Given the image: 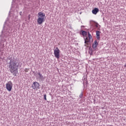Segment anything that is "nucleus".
Here are the masks:
<instances>
[{"mask_svg":"<svg viewBox=\"0 0 126 126\" xmlns=\"http://www.w3.org/2000/svg\"><path fill=\"white\" fill-rule=\"evenodd\" d=\"M13 86V84L11 81H9L6 84V89L9 92L11 91L12 90V87Z\"/></svg>","mask_w":126,"mask_h":126,"instance_id":"nucleus-3","label":"nucleus"},{"mask_svg":"<svg viewBox=\"0 0 126 126\" xmlns=\"http://www.w3.org/2000/svg\"><path fill=\"white\" fill-rule=\"evenodd\" d=\"M90 42V39H88V37H87L86 39H85V47L88 46V43Z\"/></svg>","mask_w":126,"mask_h":126,"instance_id":"nucleus-10","label":"nucleus"},{"mask_svg":"<svg viewBox=\"0 0 126 126\" xmlns=\"http://www.w3.org/2000/svg\"><path fill=\"white\" fill-rule=\"evenodd\" d=\"M38 17L37 23L40 25V24H42V23L45 22V19L44 18V17H45V14L42 12H39L38 13Z\"/></svg>","mask_w":126,"mask_h":126,"instance_id":"nucleus-2","label":"nucleus"},{"mask_svg":"<svg viewBox=\"0 0 126 126\" xmlns=\"http://www.w3.org/2000/svg\"><path fill=\"white\" fill-rule=\"evenodd\" d=\"M88 36L89 40H90V39H92V35H91V34H90L89 32H88Z\"/></svg>","mask_w":126,"mask_h":126,"instance_id":"nucleus-16","label":"nucleus"},{"mask_svg":"<svg viewBox=\"0 0 126 126\" xmlns=\"http://www.w3.org/2000/svg\"><path fill=\"white\" fill-rule=\"evenodd\" d=\"M2 32H3V31H2Z\"/></svg>","mask_w":126,"mask_h":126,"instance_id":"nucleus-22","label":"nucleus"},{"mask_svg":"<svg viewBox=\"0 0 126 126\" xmlns=\"http://www.w3.org/2000/svg\"><path fill=\"white\" fill-rule=\"evenodd\" d=\"M10 34V32H5V37L6 38V36H9Z\"/></svg>","mask_w":126,"mask_h":126,"instance_id":"nucleus-14","label":"nucleus"},{"mask_svg":"<svg viewBox=\"0 0 126 126\" xmlns=\"http://www.w3.org/2000/svg\"><path fill=\"white\" fill-rule=\"evenodd\" d=\"M83 96V92H82L81 94H80L79 95V97H80V98H82V96Z\"/></svg>","mask_w":126,"mask_h":126,"instance_id":"nucleus-18","label":"nucleus"},{"mask_svg":"<svg viewBox=\"0 0 126 126\" xmlns=\"http://www.w3.org/2000/svg\"><path fill=\"white\" fill-rule=\"evenodd\" d=\"M32 87L33 90H38V89H40V84L37 82H34L32 83Z\"/></svg>","mask_w":126,"mask_h":126,"instance_id":"nucleus-4","label":"nucleus"},{"mask_svg":"<svg viewBox=\"0 0 126 126\" xmlns=\"http://www.w3.org/2000/svg\"><path fill=\"white\" fill-rule=\"evenodd\" d=\"M0 53H1V55H2V54H3V53H4V50H3V45L2 46V47L1 48V49L0 50Z\"/></svg>","mask_w":126,"mask_h":126,"instance_id":"nucleus-13","label":"nucleus"},{"mask_svg":"<svg viewBox=\"0 0 126 126\" xmlns=\"http://www.w3.org/2000/svg\"><path fill=\"white\" fill-rule=\"evenodd\" d=\"M89 52L90 53V54H92V48H91V47H90L89 48Z\"/></svg>","mask_w":126,"mask_h":126,"instance_id":"nucleus-15","label":"nucleus"},{"mask_svg":"<svg viewBox=\"0 0 126 126\" xmlns=\"http://www.w3.org/2000/svg\"><path fill=\"white\" fill-rule=\"evenodd\" d=\"M96 38L98 40H100V32L99 31H97L96 32Z\"/></svg>","mask_w":126,"mask_h":126,"instance_id":"nucleus-11","label":"nucleus"},{"mask_svg":"<svg viewBox=\"0 0 126 126\" xmlns=\"http://www.w3.org/2000/svg\"><path fill=\"white\" fill-rule=\"evenodd\" d=\"M97 46H98V42H97V40H95L94 42V43H93V48L94 50H96Z\"/></svg>","mask_w":126,"mask_h":126,"instance_id":"nucleus-9","label":"nucleus"},{"mask_svg":"<svg viewBox=\"0 0 126 126\" xmlns=\"http://www.w3.org/2000/svg\"><path fill=\"white\" fill-rule=\"evenodd\" d=\"M83 85L84 87H85V84H88V81H87V77L84 76L83 77Z\"/></svg>","mask_w":126,"mask_h":126,"instance_id":"nucleus-7","label":"nucleus"},{"mask_svg":"<svg viewBox=\"0 0 126 126\" xmlns=\"http://www.w3.org/2000/svg\"><path fill=\"white\" fill-rule=\"evenodd\" d=\"M37 74L38 76H37V78L39 81H44V80H45V77L41 74V72H38Z\"/></svg>","mask_w":126,"mask_h":126,"instance_id":"nucleus-6","label":"nucleus"},{"mask_svg":"<svg viewBox=\"0 0 126 126\" xmlns=\"http://www.w3.org/2000/svg\"><path fill=\"white\" fill-rule=\"evenodd\" d=\"M22 12H21H21H19V14H20V15H22Z\"/></svg>","mask_w":126,"mask_h":126,"instance_id":"nucleus-20","label":"nucleus"},{"mask_svg":"<svg viewBox=\"0 0 126 126\" xmlns=\"http://www.w3.org/2000/svg\"><path fill=\"white\" fill-rule=\"evenodd\" d=\"M81 32H82V35L83 36H86V35H87V32L85 31H81Z\"/></svg>","mask_w":126,"mask_h":126,"instance_id":"nucleus-12","label":"nucleus"},{"mask_svg":"<svg viewBox=\"0 0 126 126\" xmlns=\"http://www.w3.org/2000/svg\"><path fill=\"white\" fill-rule=\"evenodd\" d=\"M82 27L85 28V27L84 26H81V28H82Z\"/></svg>","mask_w":126,"mask_h":126,"instance_id":"nucleus-21","label":"nucleus"},{"mask_svg":"<svg viewBox=\"0 0 126 126\" xmlns=\"http://www.w3.org/2000/svg\"><path fill=\"white\" fill-rule=\"evenodd\" d=\"M60 49L56 47L54 50V56L56 59H60Z\"/></svg>","mask_w":126,"mask_h":126,"instance_id":"nucleus-5","label":"nucleus"},{"mask_svg":"<svg viewBox=\"0 0 126 126\" xmlns=\"http://www.w3.org/2000/svg\"><path fill=\"white\" fill-rule=\"evenodd\" d=\"M99 12V9L97 7L94 8L93 10H92V13L93 14H97Z\"/></svg>","mask_w":126,"mask_h":126,"instance_id":"nucleus-8","label":"nucleus"},{"mask_svg":"<svg viewBox=\"0 0 126 126\" xmlns=\"http://www.w3.org/2000/svg\"><path fill=\"white\" fill-rule=\"evenodd\" d=\"M44 100H47V95L46 94H43Z\"/></svg>","mask_w":126,"mask_h":126,"instance_id":"nucleus-17","label":"nucleus"},{"mask_svg":"<svg viewBox=\"0 0 126 126\" xmlns=\"http://www.w3.org/2000/svg\"><path fill=\"white\" fill-rule=\"evenodd\" d=\"M8 60H10V62L7 63V66L9 68L11 73H12L14 76H17L18 67H21L22 64L19 62V60L14 56H11L8 58Z\"/></svg>","mask_w":126,"mask_h":126,"instance_id":"nucleus-1","label":"nucleus"},{"mask_svg":"<svg viewBox=\"0 0 126 126\" xmlns=\"http://www.w3.org/2000/svg\"><path fill=\"white\" fill-rule=\"evenodd\" d=\"M98 26H99V25L98 24H96L95 25V27H96V28H98Z\"/></svg>","mask_w":126,"mask_h":126,"instance_id":"nucleus-19","label":"nucleus"}]
</instances>
